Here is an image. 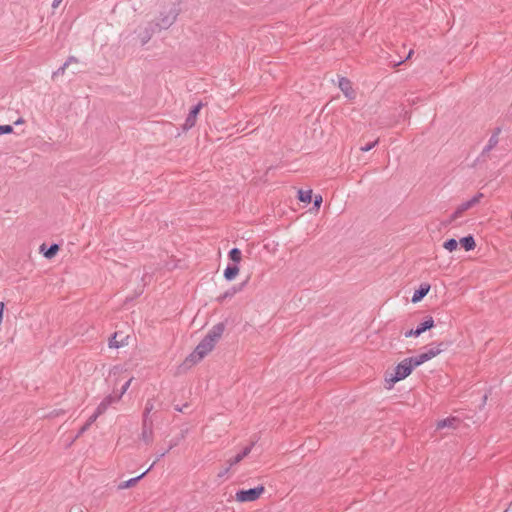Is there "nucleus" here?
I'll return each instance as SVG.
<instances>
[{
    "instance_id": "1",
    "label": "nucleus",
    "mask_w": 512,
    "mask_h": 512,
    "mask_svg": "<svg viewBox=\"0 0 512 512\" xmlns=\"http://www.w3.org/2000/svg\"><path fill=\"white\" fill-rule=\"evenodd\" d=\"M225 330L223 322L217 323L208 331L206 336L196 346L194 351L187 357L186 361L196 364L208 355L215 347Z\"/></svg>"
},
{
    "instance_id": "2",
    "label": "nucleus",
    "mask_w": 512,
    "mask_h": 512,
    "mask_svg": "<svg viewBox=\"0 0 512 512\" xmlns=\"http://www.w3.org/2000/svg\"><path fill=\"white\" fill-rule=\"evenodd\" d=\"M414 368H415V365L413 364V361L410 357L402 360L395 367L393 373L386 375L385 381L388 384L387 388L388 389L392 388L396 382L408 377Z\"/></svg>"
},
{
    "instance_id": "3",
    "label": "nucleus",
    "mask_w": 512,
    "mask_h": 512,
    "mask_svg": "<svg viewBox=\"0 0 512 512\" xmlns=\"http://www.w3.org/2000/svg\"><path fill=\"white\" fill-rule=\"evenodd\" d=\"M265 491L264 486L260 485L255 488H251L248 490H239L236 493V500L238 502H252L257 500Z\"/></svg>"
},
{
    "instance_id": "4",
    "label": "nucleus",
    "mask_w": 512,
    "mask_h": 512,
    "mask_svg": "<svg viewBox=\"0 0 512 512\" xmlns=\"http://www.w3.org/2000/svg\"><path fill=\"white\" fill-rule=\"evenodd\" d=\"M483 196L484 195L482 193H477L470 200L465 201L462 204H460L456 208V210L453 212V214L451 215L450 220L455 221L456 219L461 217L465 211L469 210L470 208H472L476 204H478L480 202V200L483 198Z\"/></svg>"
},
{
    "instance_id": "5",
    "label": "nucleus",
    "mask_w": 512,
    "mask_h": 512,
    "mask_svg": "<svg viewBox=\"0 0 512 512\" xmlns=\"http://www.w3.org/2000/svg\"><path fill=\"white\" fill-rule=\"evenodd\" d=\"M153 421L142 420V433L141 438L146 444H150L153 441Z\"/></svg>"
},
{
    "instance_id": "6",
    "label": "nucleus",
    "mask_w": 512,
    "mask_h": 512,
    "mask_svg": "<svg viewBox=\"0 0 512 512\" xmlns=\"http://www.w3.org/2000/svg\"><path fill=\"white\" fill-rule=\"evenodd\" d=\"M201 108H202V103H198L197 105L192 107V109L190 110L188 116L186 117V120H185V123H184V126H183V128L185 130L190 129V128H192L195 125L196 119H197V115L199 114Z\"/></svg>"
},
{
    "instance_id": "7",
    "label": "nucleus",
    "mask_w": 512,
    "mask_h": 512,
    "mask_svg": "<svg viewBox=\"0 0 512 512\" xmlns=\"http://www.w3.org/2000/svg\"><path fill=\"white\" fill-rule=\"evenodd\" d=\"M176 18H177V13H169L167 15H161L157 19L155 26L158 27L159 29H168L176 21Z\"/></svg>"
},
{
    "instance_id": "8",
    "label": "nucleus",
    "mask_w": 512,
    "mask_h": 512,
    "mask_svg": "<svg viewBox=\"0 0 512 512\" xmlns=\"http://www.w3.org/2000/svg\"><path fill=\"white\" fill-rule=\"evenodd\" d=\"M247 281L240 283L239 285H234L227 291H225L223 294L219 295L217 297V301L222 304L226 299H230L234 297L237 293L243 290L244 286L246 285Z\"/></svg>"
},
{
    "instance_id": "9",
    "label": "nucleus",
    "mask_w": 512,
    "mask_h": 512,
    "mask_svg": "<svg viewBox=\"0 0 512 512\" xmlns=\"http://www.w3.org/2000/svg\"><path fill=\"white\" fill-rule=\"evenodd\" d=\"M119 400V397H115L113 395H108L106 396L101 402L100 404L97 406L95 412L101 416L106 410L107 408L114 402H117Z\"/></svg>"
},
{
    "instance_id": "10",
    "label": "nucleus",
    "mask_w": 512,
    "mask_h": 512,
    "mask_svg": "<svg viewBox=\"0 0 512 512\" xmlns=\"http://www.w3.org/2000/svg\"><path fill=\"white\" fill-rule=\"evenodd\" d=\"M339 88L344 93V95L350 99L355 96V92L352 88L351 81L347 78H341L339 80Z\"/></svg>"
},
{
    "instance_id": "11",
    "label": "nucleus",
    "mask_w": 512,
    "mask_h": 512,
    "mask_svg": "<svg viewBox=\"0 0 512 512\" xmlns=\"http://www.w3.org/2000/svg\"><path fill=\"white\" fill-rule=\"evenodd\" d=\"M252 447H253V443H251L249 446H246L245 448H243V450L238 453L237 455H235L234 457L230 458L228 460V463H229V467H232L236 464H238L239 462H241L246 456L249 455V453L251 452L252 450Z\"/></svg>"
},
{
    "instance_id": "12",
    "label": "nucleus",
    "mask_w": 512,
    "mask_h": 512,
    "mask_svg": "<svg viewBox=\"0 0 512 512\" xmlns=\"http://www.w3.org/2000/svg\"><path fill=\"white\" fill-rule=\"evenodd\" d=\"M430 285L428 283H422L420 287L414 292L412 296V302H420L429 292Z\"/></svg>"
},
{
    "instance_id": "13",
    "label": "nucleus",
    "mask_w": 512,
    "mask_h": 512,
    "mask_svg": "<svg viewBox=\"0 0 512 512\" xmlns=\"http://www.w3.org/2000/svg\"><path fill=\"white\" fill-rule=\"evenodd\" d=\"M151 468H152V466L150 468H148L145 472H143L141 475H139V476H137L135 478H131V479L127 480V481L121 482L118 485V489L123 490V489H127V488L135 486L137 484V482L141 478H143L150 471Z\"/></svg>"
},
{
    "instance_id": "14",
    "label": "nucleus",
    "mask_w": 512,
    "mask_h": 512,
    "mask_svg": "<svg viewBox=\"0 0 512 512\" xmlns=\"http://www.w3.org/2000/svg\"><path fill=\"white\" fill-rule=\"evenodd\" d=\"M499 142V138L498 137H495V136H492L489 138L488 140V143L487 145L484 147V149L482 150V153L480 155V158H482L483 160H485V157L488 156L489 152L496 147V145L498 144Z\"/></svg>"
},
{
    "instance_id": "15",
    "label": "nucleus",
    "mask_w": 512,
    "mask_h": 512,
    "mask_svg": "<svg viewBox=\"0 0 512 512\" xmlns=\"http://www.w3.org/2000/svg\"><path fill=\"white\" fill-rule=\"evenodd\" d=\"M434 327V320L431 316L427 317L426 320L422 323H420L416 329L415 332H418L419 335L424 333L425 331L431 329Z\"/></svg>"
},
{
    "instance_id": "16",
    "label": "nucleus",
    "mask_w": 512,
    "mask_h": 512,
    "mask_svg": "<svg viewBox=\"0 0 512 512\" xmlns=\"http://www.w3.org/2000/svg\"><path fill=\"white\" fill-rule=\"evenodd\" d=\"M459 243L466 251L473 250L476 246L474 237L472 235H468V236L461 238Z\"/></svg>"
},
{
    "instance_id": "17",
    "label": "nucleus",
    "mask_w": 512,
    "mask_h": 512,
    "mask_svg": "<svg viewBox=\"0 0 512 512\" xmlns=\"http://www.w3.org/2000/svg\"><path fill=\"white\" fill-rule=\"evenodd\" d=\"M239 273V267L236 264L228 265L224 270V277L226 280H233Z\"/></svg>"
},
{
    "instance_id": "18",
    "label": "nucleus",
    "mask_w": 512,
    "mask_h": 512,
    "mask_svg": "<svg viewBox=\"0 0 512 512\" xmlns=\"http://www.w3.org/2000/svg\"><path fill=\"white\" fill-rule=\"evenodd\" d=\"M410 358L412 359L415 367H418L421 364L425 363L426 361H429L430 359H432L427 350L417 356L410 357Z\"/></svg>"
},
{
    "instance_id": "19",
    "label": "nucleus",
    "mask_w": 512,
    "mask_h": 512,
    "mask_svg": "<svg viewBox=\"0 0 512 512\" xmlns=\"http://www.w3.org/2000/svg\"><path fill=\"white\" fill-rule=\"evenodd\" d=\"M119 336L120 335L117 332H115L113 334V336L109 339V347L119 348V347H123L124 345L127 344L123 338L121 340H119V338H118Z\"/></svg>"
},
{
    "instance_id": "20",
    "label": "nucleus",
    "mask_w": 512,
    "mask_h": 512,
    "mask_svg": "<svg viewBox=\"0 0 512 512\" xmlns=\"http://www.w3.org/2000/svg\"><path fill=\"white\" fill-rule=\"evenodd\" d=\"M459 420L455 417H449L443 420L438 421L437 423V429H443L445 427H455V423Z\"/></svg>"
},
{
    "instance_id": "21",
    "label": "nucleus",
    "mask_w": 512,
    "mask_h": 512,
    "mask_svg": "<svg viewBox=\"0 0 512 512\" xmlns=\"http://www.w3.org/2000/svg\"><path fill=\"white\" fill-rule=\"evenodd\" d=\"M229 259L234 263H239L242 259L241 250L238 248H232L228 253Z\"/></svg>"
},
{
    "instance_id": "22",
    "label": "nucleus",
    "mask_w": 512,
    "mask_h": 512,
    "mask_svg": "<svg viewBox=\"0 0 512 512\" xmlns=\"http://www.w3.org/2000/svg\"><path fill=\"white\" fill-rule=\"evenodd\" d=\"M298 199L301 202L309 203L312 200V190H299L298 191Z\"/></svg>"
},
{
    "instance_id": "23",
    "label": "nucleus",
    "mask_w": 512,
    "mask_h": 512,
    "mask_svg": "<svg viewBox=\"0 0 512 512\" xmlns=\"http://www.w3.org/2000/svg\"><path fill=\"white\" fill-rule=\"evenodd\" d=\"M443 247H444L446 250H448V251L452 252V251H454V250H456V249H457V247H458V242H457V240H456V239L451 238V239H448V240H446V241L444 242Z\"/></svg>"
},
{
    "instance_id": "24",
    "label": "nucleus",
    "mask_w": 512,
    "mask_h": 512,
    "mask_svg": "<svg viewBox=\"0 0 512 512\" xmlns=\"http://www.w3.org/2000/svg\"><path fill=\"white\" fill-rule=\"evenodd\" d=\"M154 404L151 400H148L145 405V409L143 412V419H147V421H152V419L149 417L150 412L153 410Z\"/></svg>"
},
{
    "instance_id": "25",
    "label": "nucleus",
    "mask_w": 512,
    "mask_h": 512,
    "mask_svg": "<svg viewBox=\"0 0 512 512\" xmlns=\"http://www.w3.org/2000/svg\"><path fill=\"white\" fill-rule=\"evenodd\" d=\"M59 250V246L57 244H52L45 252L44 256L48 259L54 257Z\"/></svg>"
},
{
    "instance_id": "26",
    "label": "nucleus",
    "mask_w": 512,
    "mask_h": 512,
    "mask_svg": "<svg viewBox=\"0 0 512 512\" xmlns=\"http://www.w3.org/2000/svg\"><path fill=\"white\" fill-rule=\"evenodd\" d=\"M435 345H436V348L439 349V352L441 353L450 347L451 341H441Z\"/></svg>"
},
{
    "instance_id": "27",
    "label": "nucleus",
    "mask_w": 512,
    "mask_h": 512,
    "mask_svg": "<svg viewBox=\"0 0 512 512\" xmlns=\"http://www.w3.org/2000/svg\"><path fill=\"white\" fill-rule=\"evenodd\" d=\"M427 351L430 354L431 358H434L440 354L439 349L436 348V345L434 343L429 345Z\"/></svg>"
},
{
    "instance_id": "28",
    "label": "nucleus",
    "mask_w": 512,
    "mask_h": 512,
    "mask_svg": "<svg viewBox=\"0 0 512 512\" xmlns=\"http://www.w3.org/2000/svg\"><path fill=\"white\" fill-rule=\"evenodd\" d=\"M13 132V127L11 125H0V135L9 134Z\"/></svg>"
},
{
    "instance_id": "29",
    "label": "nucleus",
    "mask_w": 512,
    "mask_h": 512,
    "mask_svg": "<svg viewBox=\"0 0 512 512\" xmlns=\"http://www.w3.org/2000/svg\"><path fill=\"white\" fill-rule=\"evenodd\" d=\"M377 143H378V140H375L371 143L366 144L365 146H362L360 149L363 152L370 151L372 148H374L377 145Z\"/></svg>"
},
{
    "instance_id": "30",
    "label": "nucleus",
    "mask_w": 512,
    "mask_h": 512,
    "mask_svg": "<svg viewBox=\"0 0 512 512\" xmlns=\"http://www.w3.org/2000/svg\"><path fill=\"white\" fill-rule=\"evenodd\" d=\"M66 69H67V65L63 64L60 68H58L55 72H53L52 77L55 78L58 75H63L65 73Z\"/></svg>"
},
{
    "instance_id": "31",
    "label": "nucleus",
    "mask_w": 512,
    "mask_h": 512,
    "mask_svg": "<svg viewBox=\"0 0 512 512\" xmlns=\"http://www.w3.org/2000/svg\"><path fill=\"white\" fill-rule=\"evenodd\" d=\"M133 378H130L121 388V393L120 395L118 396L119 399L121 398V396L127 391V389L129 388L131 382H132Z\"/></svg>"
},
{
    "instance_id": "32",
    "label": "nucleus",
    "mask_w": 512,
    "mask_h": 512,
    "mask_svg": "<svg viewBox=\"0 0 512 512\" xmlns=\"http://www.w3.org/2000/svg\"><path fill=\"white\" fill-rule=\"evenodd\" d=\"M90 428V423H85L79 430V432L77 433L76 437H80L82 434H84L88 429Z\"/></svg>"
},
{
    "instance_id": "33",
    "label": "nucleus",
    "mask_w": 512,
    "mask_h": 512,
    "mask_svg": "<svg viewBox=\"0 0 512 512\" xmlns=\"http://www.w3.org/2000/svg\"><path fill=\"white\" fill-rule=\"evenodd\" d=\"M405 337L409 338V337H418L420 336L418 334V332H415V329H411V330H408L404 333Z\"/></svg>"
},
{
    "instance_id": "34",
    "label": "nucleus",
    "mask_w": 512,
    "mask_h": 512,
    "mask_svg": "<svg viewBox=\"0 0 512 512\" xmlns=\"http://www.w3.org/2000/svg\"><path fill=\"white\" fill-rule=\"evenodd\" d=\"M321 203H322V196L321 195H316L315 198H314V206L316 208H319Z\"/></svg>"
},
{
    "instance_id": "35",
    "label": "nucleus",
    "mask_w": 512,
    "mask_h": 512,
    "mask_svg": "<svg viewBox=\"0 0 512 512\" xmlns=\"http://www.w3.org/2000/svg\"><path fill=\"white\" fill-rule=\"evenodd\" d=\"M99 417V415L94 412L89 418L88 420L86 421L87 423H90V426L97 420V418Z\"/></svg>"
},
{
    "instance_id": "36",
    "label": "nucleus",
    "mask_w": 512,
    "mask_h": 512,
    "mask_svg": "<svg viewBox=\"0 0 512 512\" xmlns=\"http://www.w3.org/2000/svg\"><path fill=\"white\" fill-rule=\"evenodd\" d=\"M78 62V59L74 56H69L67 58V60L64 62V64L67 65V67L71 64V63H77Z\"/></svg>"
},
{
    "instance_id": "37",
    "label": "nucleus",
    "mask_w": 512,
    "mask_h": 512,
    "mask_svg": "<svg viewBox=\"0 0 512 512\" xmlns=\"http://www.w3.org/2000/svg\"><path fill=\"white\" fill-rule=\"evenodd\" d=\"M151 38V33L150 32H146V34L142 37V44H146Z\"/></svg>"
},
{
    "instance_id": "38",
    "label": "nucleus",
    "mask_w": 512,
    "mask_h": 512,
    "mask_svg": "<svg viewBox=\"0 0 512 512\" xmlns=\"http://www.w3.org/2000/svg\"><path fill=\"white\" fill-rule=\"evenodd\" d=\"M500 133H501V128L497 127V128L494 129V131L492 133V136H495V137L499 138Z\"/></svg>"
},
{
    "instance_id": "39",
    "label": "nucleus",
    "mask_w": 512,
    "mask_h": 512,
    "mask_svg": "<svg viewBox=\"0 0 512 512\" xmlns=\"http://www.w3.org/2000/svg\"><path fill=\"white\" fill-rule=\"evenodd\" d=\"M188 407V404H185L183 405L182 407L178 406V405H175L174 408L175 410L179 411V412H183L184 411V408H187Z\"/></svg>"
},
{
    "instance_id": "40",
    "label": "nucleus",
    "mask_w": 512,
    "mask_h": 512,
    "mask_svg": "<svg viewBox=\"0 0 512 512\" xmlns=\"http://www.w3.org/2000/svg\"><path fill=\"white\" fill-rule=\"evenodd\" d=\"M63 0H53L52 7L55 9L57 8Z\"/></svg>"
},
{
    "instance_id": "41",
    "label": "nucleus",
    "mask_w": 512,
    "mask_h": 512,
    "mask_svg": "<svg viewBox=\"0 0 512 512\" xmlns=\"http://www.w3.org/2000/svg\"><path fill=\"white\" fill-rule=\"evenodd\" d=\"M172 448V446H169V448L163 452H161V454L159 455V457H163L170 449Z\"/></svg>"
},
{
    "instance_id": "42",
    "label": "nucleus",
    "mask_w": 512,
    "mask_h": 512,
    "mask_svg": "<svg viewBox=\"0 0 512 512\" xmlns=\"http://www.w3.org/2000/svg\"><path fill=\"white\" fill-rule=\"evenodd\" d=\"M413 53H414V51L411 49V50L409 51V53H408V55H407L406 59H409V58L412 56V54H413Z\"/></svg>"
},
{
    "instance_id": "43",
    "label": "nucleus",
    "mask_w": 512,
    "mask_h": 512,
    "mask_svg": "<svg viewBox=\"0 0 512 512\" xmlns=\"http://www.w3.org/2000/svg\"><path fill=\"white\" fill-rule=\"evenodd\" d=\"M76 512H84V511L82 509H80V508H77Z\"/></svg>"
},
{
    "instance_id": "44",
    "label": "nucleus",
    "mask_w": 512,
    "mask_h": 512,
    "mask_svg": "<svg viewBox=\"0 0 512 512\" xmlns=\"http://www.w3.org/2000/svg\"><path fill=\"white\" fill-rule=\"evenodd\" d=\"M403 61H398L395 65H400Z\"/></svg>"
}]
</instances>
